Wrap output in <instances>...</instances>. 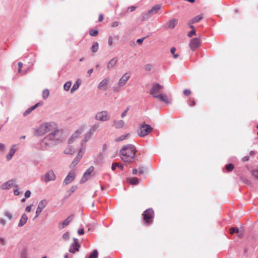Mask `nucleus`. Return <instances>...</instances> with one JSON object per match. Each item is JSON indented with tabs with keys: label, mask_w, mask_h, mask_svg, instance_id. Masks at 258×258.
Here are the masks:
<instances>
[{
	"label": "nucleus",
	"mask_w": 258,
	"mask_h": 258,
	"mask_svg": "<svg viewBox=\"0 0 258 258\" xmlns=\"http://www.w3.org/2000/svg\"><path fill=\"white\" fill-rule=\"evenodd\" d=\"M124 125V121L122 120H115L114 121L113 125L115 126V127L117 128H122Z\"/></svg>",
	"instance_id": "nucleus-21"
},
{
	"label": "nucleus",
	"mask_w": 258,
	"mask_h": 258,
	"mask_svg": "<svg viewBox=\"0 0 258 258\" xmlns=\"http://www.w3.org/2000/svg\"><path fill=\"white\" fill-rule=\"evenodd\" d=\"M31 207H32V205H30L29 206H27L26 208V211H27V212H31Z\"/></svg>",
	"instance_id": "nucleus-52"
},
{
	"label": "nucleus",
	"mask_w": 258,
	"mask_h": 258,
	"mask_svg": "<svg viewBox=\"0 0 258 258\" xmlns=\"http://www.w3.org/2000/svg\"><path fill=\"white\" fill-rule=\"evenodd\" d=\"M71 85L72 82L71 81H68L64 84L63 88L65 90L68 91L70 89Z\"/></svg>",
	"instance_id": "nucleus-33"
},
{
	"label": "nucleus",
	"mask_w": 258,
	"mask_h": 258,
	"mask_svg": "<svg viewBox=\"0 0 258 258\" xmlns=\"http://www.w3.org/2000/svg\"><path fill=\"white\" fill-rule=\"evenodd\" d=\"M31 191L30 190H27L25 194V196L26 198H28L31 196Z\"/></svg>",
	"instance_id": "nucleus-46"
},
{
	"label": "nucleus",
	"mask_w": 258,
	"mask_h": 258,
	"mask_svg": "<svg viewBox=\"0 0 258 258\" xmlns=\"http://www.w3.org/2000/svg\"><path fill=\"white\" fill-rule=\"evenodd\" d=\"M143 216L145 224L149 225L153 222V219L154 217V212L152 209H148L144 211Z\"/></svg>",
	"instance_id": "nucleus-5"
},
{
	"label": "nucleus",
	"mask_w": 258,
	"mask_h": 258,
	"mask_svg": "<svg viewBox=\"0 0 258 258\" xmlns=\"http://www.w3.org/2000/svg\"><path fill=\"white\" fill-rule=\"evenodd\" d=\"M86 141L85 140L82 141L79 153L70 165V167L71 168H73L75 167L82 159L83 154V151L84 150L86 147Z\"/></svg>",
	"instance_id": "nucleus-4"
},
{
	"label": "nucleus",
	"mask_w": 258,
	"mask_h": 258,
	"mask_svg": "<svg viewBox=\"0 0 258 258\" xmlns=\"http://www.w3.org/2000/svg\"><path fill=\"white\" fill-rule=\"evenodd\" d=\"M136 152V149L134 145H124L120 150V158L124 162L131 163L134 160Z\"/></svg>",
	"instance_id": "nucleus-1"
},
{
	"label": "nucleus",
	"mask_w": 258,
	"mask_h": 258,
	"mask_svg": "<svg viewBox=\"0 0 258 258\" xmlns=\"http://www.w3.org/2000/svg\"><path fill=\"white\" fill-rule=\"evenodd\" d=\"M73 215L69 216L63 222L60 223L58 225V228L62 229L67 226L73 219Z\"/></svg>",
	"instance_id": "nucleus-17"
},
{
	"label": "nucleus",
	"mask_w": 258,
	"mask_h": 258,
	"mask_svg": "<svg viewBox=\"0 0 258 258\" xmlns=\"http://www.w3.org/2000/svg\"><path fill=\"white\" fill-rule=\"evenodd\" d=\"M119 90H120V89H119V86L117 87H113L112 88V90H113V91L114 92H118L119 91Z\"/></svg>",
	"instance_id": "nucleus-50"
},
{
	"label": "nucleus",
	"mask_w": 258,
	"mask_h": 258,
	"mask_svg": "<svg viewBox=\"0 0 258 258\" xmlns=\"http://www.w3.org/2000/svg\"><path fill=\"white\" fill-rule=\"evenodd\" d=\"M80 247V245L78 243V239L74 238V242L70 247L69 251L71 253H75L79 250Z\"/></svg>",
	"instance_id": "nucleus-13"
},
{
	"label": "nucleus",
	"mask_w": 258,
	"mask_h": 258,
	"mask_svg": "<svg viewBox=\"0 0 258 258\" xmlns=\"http://www.w3.org/2000/svg\"><path fill=\"white\" fill-rule=\"evenodd\" d=\"M83 130L80 129L77 130L71 136L69 140V145L65 149L63 153L66 154L73 155L75 152L76 149L71 144L74 143L79 135L82 133Z\"/></svg>",
	"instance_id": "nucleus-2"
},
{
	"label": "nucleus",
	"mask_w": 258,
	"mask_h": 258,
	"mask_svg": "<svg viewBox=\"0 0 258 258\" xmlns=\"http://www.w3.org/2000/svg\"><path fill=\"white\" fill-rule=\"evenodd\" d=\"M203 18V16L202 14L199 15L194 18H192L189 22V24H194L196 23H198L200 22L201 20H202Z\"/></svg>",
	"instance_id": "nucleus-24"
},
{
	"label": "nucleus",
	"mask_w": 258,
	"mask_h": 258,
	"mask_svg": "<svg viewBox=\"0 0 258 258\" xmlns=\"http://www.w3.org/2000/svg\"><path fill=\"white\" fill-rule=\"evenodd\" d=\"M117 163H113L112 165V166H111L112 170H115L116 167H117Z\"/></svg>",
	"instance_id": "nucleus-51"
},
{
	"label": "nucleus",
	"mask_w": 258,
	"mask_h": 258,
	"mask_svg": "<svg viewBox=\"0 0 258 258\" xmlns=\"http://www.w3.org/2000/svg\"><path fill=\"white\" fill-rule=\"evenodd\" d=\"M129 182L132 184H137L139 182V179L136 177H133L130 179Z\"/></svg>",
	"instance_id": "nucleus-36"
},
{
	"label": "nucleus",
	"mask_w": 258,
	"mask_h": 258,
	"mask_svg": "<svg viewBox=\"0 0 258 258\" xmlns=\"http://www.w3.org/2000/svg\"><path fill=\"white\" fill-rule=\"evenodd\" d=\"M94 170V167L93 166L90 167L83 174L81 180V183H84L86 182L90 177L91 174Z\"/></svg>",
	"instance_id": "nucleus-10"
},
{
	"label": "nucleus",
	"mask_w": 258,
	"mask_h": 258,
	"mask_svg": "<svg viewBox=\"0 0 258 258\" xmlns=\"http://www.w3.org/2000/svg\"><path fill=\"white\" fill-rule=\"evenodd\" d=\"M128 109H129V108H127L122 113V114L121 115V117L122 118H123L126 115V113L128 111Z\"/></svg>",
	"instance_id": "nucleus-48"
},
{
	"label": "nucleus",
	"mask_w": 258,
	"mask_h": 258,
	"mask_svg": "<svg viewBox=\"0 0 258 258\" xmlns=\"http://www.w3.org/2000/svg\"><path fill=\"white\" fill-rule=\"evenodd\" d=\"M81 83V82L80 80H78L74 84L73 87L71 88V92L72 93L74 92L75 91H76V90H77L80 84Z\"/></svg>",
	"instance_id": "nucleus-28"
},
{
	"label": "nucleus",
	"mask_w": 258,
	"mask_h": 258,
	"mask_svg": "<svg viewBox=\"0 0 258 258\" xmlns=\"http://www.w3.org/2000/svg\"><path fill=\"white\" fill-rule=\"evenodd\" d=\"M152 16L151 13H149V11L146 14H145L143 16L142 20L144 21L148 19H149L150 17Z\"/></svg>",
	"instance_id": "nucleus-38"
},
{
	"label": "nucleus",
	"mask_w": 258,
	"mask_h": 258,
	"mask_svg": "<svg viewBox=\"0 0 258 258\" xmlns=\"http://www.w3.org/2000/svg\"><path fill=\"white\" fill-rule=\"evenodd\" d=\"M151 69V66L150 64H147L145 66V70L149 71Z\"/></svg>",
	"instance_id": "nucleus-57"
},
{
	"label": "nucleus",
	"mask_w": 258,
	"mask_h": 258,
	"mask_svg": "<svg viewBox=\"0 0 258 258\" xmlns=\"http://www.w3.org/2000/svg\"><path fill=\"white\" fill-rule=\"evenodd\" d=\"M117 167H118L121 170H122L123 169V166L121 164L117 163Z\"/></svg>",
	"instance_id": "nucleus-59"
},
{
	"label": "nucleus",
	"mask_w": 258,
	"mask_h": 258,
	"mask_svg": "<svg viewBox=\"0 0 258 258\" xmlns=\"http://www.w3.org/2000/svg\"><path fill=\"white\" fill-rule=\"evenodd\" d=\"M58 132V130H56V131H54L53 133H51L46 136L43 140V143L46 145H49L51 144V143L54 141L55 136L56 135V133Z\"/></svg>",
	"instance_id": "nucleus-8"
},
{
	"label": "nucleus",
	"mask_w": 258,
	"mask_h": 258,
	"mask_svg": "<svg viewBox=\"0 0 258 258\" xmlns=\"http://www.w3.org/2000/svg\"><path fill=\"white\" fill-rule=\"evenodd\" d=\"M99 44L97 42H94L91 47V49L93 52H96L98 50Z\"/></svg>",
	"instance_id": "nucleus-30"
},
{
	"label": "nucleus",
	"mask_w": 258,
	"mask_h": 258,
	"mask_svg": "<svg viewBox=\"0 0 258 258\" xmlns=\"http://www.w3.org/2000/svg\"><path fill=\"white\" fill-rule=\"evenodd\" d=\"M155 98L161 100L162 102L166 103H169L170 101L167 95H163L162 94H159L158 96H155Z\"/></svg>",
	"instance_id": "nucleus-20"
},
{
	"label": "nucleus",
	"mask_w": 258,
	"mask_h": 258,
	"mask_svg": "<svg viewBox=\"0 0 258 258\" xmlns=\"http://www.w3.org/2000/svg\"><path fill=\"white\" fill-rule=\"evenodd\" d=\"M28 218L25 214H23L18 224L19 227L23 226L27 222Z\"/></svg>",
	"instance_id": "nucleus-23"
},
{
	"label": "nucleus",
	"mask_w": 258,
	"mask_h": 258,
	"mask_svg": "<svg viewBox=\"0 0 258 258\" xmlns=\"http://www.w3.org/2000/svg\"><path fill=\"white\" fill-rule=\"evenodd\" d=\"M0 243H1L3 245H4L5 244V240L4 238L0 237Z\"/></svg>",
	"instance_id": "nucleus-60"
},
{
	"label": "nucleus",
	"mask_w": 258,
	"mask_h": 258,
	"mask_svg": "<svg viewBox=\"0 0 258 258\" xmlns=\"http://www.w3.org/2000/svg\"><path fill=\"white\" fill-rule=\"evenodd\" d=\"M196 34V32L195 29L191 30L187 34V36L189 37H191L193 35H195Z\"/></svg>",
	"instance_id": "nucleus-44"
},
{
	"label": "nucleus",
	"mask_w": 258,
	"mask_h": 258,
	"mask_svg": "<svg viewBox=\"0 0 258 258\" xmlns=\"http://www.w3.org/2000/svg\"><path fill=\"white\" fill-rule=\"evenodd\" d=\"M146 38V37H143V38H140V39H138L137 40V42L140 44H142L144 40Z\"/></svg>",
	"instance_id": "nucleus-49"
},
{
	"label": "nucleus",
	"mask_w": 258,
	"mask_h": 258,
	"mask_svg": "<svg viewBox=\"0 0 258 258\" xmlns=\"http://www.w3.org/2000/svg\"><path fill=\"white\" fill-rule=\"evenodd\" d=\"M5 216L6 217H7L9 219H12V215L10 213H8V212H6V214H5Z\"/></svg>",
	"instance_id": "nucleus-55"
},
{
	"label": "nucleus",
	"mask_w": 258,
	"mask_h": 258,
	"mask_svg": "<svg viewBox=\"0 0 258 258\" xmlns=\"http://www.w3.org/2000/svg\"><path fill=\"white\" fill-rule=\"evenodd\" d=\"M98 256V251L97 250L95 249L90 254L88 258H97Z\"/></svg>",
	"instance_id": "nucleus-32"
},
{
	"label": "nucleus",
	"mask_w": 258,
	"mask_h": 258,
	"mask_svg": "<svg viewBox=\"0 0 258 258\" xmlns=\"http://www.w3.org/2000/svg\"><path fill=\"white\" fill-rule=\"evenodd\" d=\"M225 168L227 171L230 172L234 169V165L232 164H229L226 165Z\"/></svg>",
	"instance_id": "nucleus-34"
},
{
	"label": "nucleus",
	"mask_w": 258,
	"mask_h": 258,
	"mask_svg": "<svg viewBox=\"0 0 258 258\" xmlns=\"http://www.w3.org/2000/svg\"><path fill=\"white\" fill-rule=\"evenodd\" d=\"M90 35L92 36H96L98 35V32L97 30L92 29L90 31Z\"/></svg>",
	"instance_id": "nucleus-41"
},
{
	"label": "nucleus",
	"mask_w": 258,
	"mask_h": 258,
	"mask_svg": "<svg viewBox=\"0 0 258 258\" xmlns=\"http://www.w3.org/2000/svg\"><path fill=\"white\" fill-rule=\"evenodd\" d=\"M252 175L256 179L258 180V168L257 169L253 170L251 172Z\"/></svg>",
	"instance_id": "nucleus-39"
},
{
	"label": "nucleus",
	"mask_w": 258,
	"mask_h": 258,
	"mask_svg": "<svg viewBox=\"0 0 258 258\" xmlns=\"http://www.w3.org/2000/svg\"><path fill=\"white\" fill-rule=\"evenodd\" d=\"M55 128L57 130L56 124L55 123H44L41 124L37 129V135L42 136Z\"/></svg>",
	"instance_id": "nucleus-3"
},
{
	"label": "nucleus",
	"mask_w": 258,
	"mask_h": 258,
	"mask_svg": "<svg viewBox=\"0 0 258 258\" xmlns=\"http://www.w3.org/2000/svg\"><path fill=\"white\" fill-rule=\"evenodd\" d=\"M40 103H38L30 108L27 109L26 111L23 113V115L26 116L29 113H30L33 110H34L39 105Z\"/></svg>",
	"instance_id": "nucleus-27"
},
{
	"label": "nucleus",
	"mask_w": 258,
	"mask_h": 258,
	"mask_svg": "<svg viewBox=\"0 0 258 258\" xmlns=\"http://www.w3.org/2000/svg\"><path fill=\"white\" fill-rule=\"evenodd\" d=\"M175 51H176V48L175 47H172L170 49V52L173 54V57L174 58H177L178 57L179 55L178 54L175 53Z\"/></svg>",
	"instance_id": "nucleus-40"
},
{
	"label": "nucleus",
	"mask_w": 258,
	"mask_h": 258,
	"mask_svg": "<svg viewBox=\"0 0 258 258\" xmlns=\"http://www.w3.org/2000/svg\"><path fill=\"white\" fill-rule=\"evenodd\" d=\"M191 93V92L190 90L188 89H185L183 91V94L185 96H189Z\"/></svg>",
	"instance_id": "nucleus-43"
},
{
	"label": "nucleus",
	"mask_w": 258,
	"mask_h": 258,
	"mask_svg": "<svg viewBox=\"0 0 258 258\" xmlns=\"http://www.w3.org/2000/svg\"><path fill=\"white\" fill-rule=\"evenodd\" d=\"M109 116L108 112L106 111H102L97 113L95 116V118L98 120L102 121H107L109 119Z\"/></svg>",
	"instance_id": "nucleus-9"
},
{
	"label": "nucleus",
	"mask_w": 258,
	"mask_h": 258,
	"mask_svg": "<svg viewBox=\"0 0 258 258\" xmlns=\"http://www.w3.org/2000/svg\"><path fill=\"white\" fill-rule=\"evenodd\" d=\"M201 45V41L199 38H193L190 40L189 43V47L192 50H195L196 49L200 47Z\"/></svg>",
	"instance_id": "nucleus-14"
},
{
	"label": "nucleus",
	"mask_w": 258,
	"mask_h": 258,
	"mask_svg": "<svg viewBox=\"0 0 258 258\" xmlns=\"http://www.w3.org/2000/svg\"><path fill=\"white\" fill-rule=\"evenodd\" d=\"M249 160L248 156H245L242 159V161L243 162L248 161Z\"/></svg>",
	"instance_id": "nucleus-56"
},
{
	"label": "nucleus",
	"mask_w": 258,
	"mask_h": 258,
	"mask_svg": "<svg viewBox=\"0 0 258 258\" xmlns=\"http://www.w3.org/2000/svg\"><path fill=\"white\" fill-rule=\"evenodd\" d=\"M128 135H129L128 134H126L125 135H122V136H120L119 137L116 138L115 140V142H119V141L124 140V139H125L126 138H127L128 137Z\"/></svg>",
	"instance_id": "nucleus-35"
},
{
	"label": "nucleus",
	"mask_w": 258,
	"mask_h": 258,
	"mask_svg": "<svg viewBox=\"0 0 258 258\" xmlns=\"http://www.w3.org/2000/svg\"><path fill=\"white\" fill-rule=\"evenodd\" d=\"M49 96V91L47 89H44L42 92V97L45 99L47 98Z\"/></svg>",
	"instance_id": "nucleus-31"
},
{
	"label": "nucleus",
	"mask_w": 258,
	"mask_h": 258,
	"mask_svg": "<svg viewBox=\"0 0 258 258\" xmlns=\"http://www.w3.org/2000/svg\"><path fill=\"white\" fill-rule=\"evenodd\" d=\"M5 149V146L3 144L0 143V150L4 151Z\"/></svg>",
	"instance_id": "nucleus-62"
},
{
	"label": "nucleus",
	"mask_w": 258,
	"mask_h": 258,
	"mask_svg": "<svg viewBox=\"0 0 258 258\" xmlns=\"http://www.w3.org/2000/svg\"><path fill=\"white\" fill-rule=\"evenodd\" d=\"M139 172L140 174H143L144 173V168L143 167L141 168H140Z\"/></svg>",
	"instance_id": "nucleus-61"
},
{
	"label": "nucleus",
	"mask_w": 258,
	"mask_h": 258,
	"mask_svg": "<svg viewBox=\"0 0 258 258\" xmlns=\"http://www.w3.org/2000/svg\"><path fill=\"white\" fill-rule=\"evenodd\" d=\"M76 175V172L74 170H72L71 172H70L68 175L64 179L63 182V184L64 185H68L69 183H71L75 179Z\"/></svg>",
	"instance_id": "nucleus-11"
},
{
	"label": "nucleus",
	"mask_w": 258,
	"mask_h": 258,
	"mask_svg": "<svg viewBox=\"0 0 258 258\" xmlns=\"http://www.w3.org/2000/svg\"><path fill=\"white\" fill-rule=\"evenodd\" d=\"M178 22L176 19H172L168 23V28L169 29H173L177 25Z\"/></svg>",
	"instance_id": "nucleus-26"
},
{
	"label": "nucleus",
	"mask_w": 258,
	"mask_h": 258,
	"mask_svg": "<svg viewBox=\"0 0 258 258\" xmlns=\"http://www.w3.org/2000/svg\"><path fill=\"white\" fill-rule=\"evenodd\" d=\"M119 25V22H117V21H115V22H113L112 24H111V27H117Z\"/></svg>",
	"instance_id": "nucleus-47"
},
{
	"label": "nucleus",
	"mask_w": 258,
	"mask_h": 258,
	"mask_svg": "<svg viewBox=\"0 0 258 258\" xmlns=\"http://www.w3.org/2000/svg\"><path fill=\"white\" fill-rule=\"evenodd\" d=\"M15 146H14L10 150L9 154L7 156V158L8 160H10L12 159V157L14 155L16 150L14 148Z\"/></svg>",
	"instance_id": "nucleus-29"
},
{
	"label": "nucleus",
	"mask_w": 258,
	"mask_h": 258,
	"mask_svg": "<svg viewBox=\"0 0 258 258\" xmlns=\"http://www.w3.org/2000/svg\"><path fill=\"white\" fill-rule=\"evenodd\" d=\"M76 186H73L71 187V190H70L71 192V193L74 192L75 191V190H76Z\"/></svg>",
	"instance_id": "nucleus-63"
},
{
	"label": "nucleus",
	"mask_w": 258,
	"mask_h": 258,
	"mask_svg": "<svg viewBox=\"0 0 258 258\" xmlns=\"http://www.w3.org/2000/svg\"><path fill=\"white\" fill-rule=\"evenodd\" d=\"M136 9V7L135 6H132L128 8V10H130L131 12H133L135 11Z\"/></svg>",
	"instance_id": "nucleus-53"
},
{
	"label": "nucleus",
	"mask_w": 258,
	"mask_h": 258,
	"mask_svg": "<svg viewBox=\"0 0 258 258\" xmlns=\"http://www.w3.org/2000/svg\"><path fill=\"white\" fill-rule=\"evenodd\" d=\"M239 229L237 227H231L229 229V232L231 234H233L234 233H238Z\"/></svg>",
	"instance_id": "nucleus-37"
},
{
	"label": "nucleus",
	"mask_w": 258,
	"mask_h": 258,
	"mask_svg": "<svg viewBox=\"0 0 258 258\" xmlns=\"http://www.w3.org/2000/svg\"><path fill=\"white\" fill-rule=\"evenodd\" d=\"M103 15L100 14V15H99V19H98V20H99V21L101 22V21H103Z\"/></svg>",
	"instance_id": "nucleus-64"
},
{
	"label": "nucleus",
	"mask_w": 258,
	"mask_h": 258,
	"mask_svg": "<svg viewBox=\"0 0 258 258\" xmlns=\"http://www.w3.org/2000/svg\"><path fill=\"white\" fill-rule=\"evenodd\" d=\"M62 237L65 240H68L69 238V233L67 232L63 234Z\"/></svg>",
	"instance_id": "nucleus-45"
},
{
	"label": "nucleus",
	"mask_w": 258,
	"mask_h": 258,
	"mask_svg": "<svg viewBox=\"0 0 258 258\" xmlns=\"http://www.w3.org/2000/svg\"><path fill=\"white\" fill-rule=\"evenodd\" d=\"M108 44L109 46H112L114 45V41L113 38L112 36H109L108 39Z\"/></svg>",
	"instance_id": "nucleus-42"
},
{
	"label": "nucleus",
	"mask_w": 258,
	"mask_h": 258,
	"mask_svg": "<svg viewBox=\"0 0 258 258\" xmlns=\"http://www.w3.org/2000/svg\"><path fill=\"white\" fill-rule=\"evenodd\" d=\"M161 9V6L159 5H157L154 6L151 10L149 11V13H151L152 15H154L158 12V11Z\"/></svg>",
	"instance_id": "nucleus-25"
},
{
	"label": "nucleus",
	"mask_w": 258,
	"mask_h": 258,
	"mask_svg": "<svg viewBox=\"0 0 258 258\" xmlns=\"http://www.w3.org/2000/svg\"><path fill=\"white\" fill-rule=\"evenodd\" d=\"M47 204V201L46 200H43L39 203L36 211V216L34 217V219H36L38 217V216L42 211L43 209L46 207Z\"/></svg>",
	"instance_id": "nucleus-12"
},
{
	"label": "nucleus",
	"mask_w": 258,
	"mask_h": 258,
	"mask_svg": "<svg viewBox=\"0 0 258 258\" xmlns=\"http://www.w3.org/2000/svg\"><path fill=\"white\" fill-rule=\"evenodd\" d=\"M195 104H196V102L194 100H191L190 99V100H189V105L190 106H192L195 105Z\"/></svg>",
	"instance_id": "nucleus-58"
},
{
	"label": "nucleus",
	"mask_w": 258,
	"mask_h": 258,
	"mask_svg": "<svg viewBox=\"0 0 258 258\" xmlns=\"http://www.w3.org/2000/svg\"><path fill=\"white\" fill-rule=\"evenodd\" d=\"M117 61V59L116 57L111 59L107 64V69L110 70V69L113 68L115 66Z\"/></svg>",
	"instance_id": "nucleus-22"
},
{
	"label": "nucleus",
	"mask_w": 258,
	"mask_h": 258,
	"mask_svg": "<svg viewBox=\"0 0 258 258\" xmlns=\"http://www.w3.org/2000/svg\"><path fill=\"white\" fill-rule=\"evenodd\" d=\"M162 89L163 86L160 84L158 83L154 84L150 90V94L155 98V96H158L159 94H161L160 93Z\"/></svg>",
	"instance_id": "nucleus-7"
},
{
	"label": "nucleus",
	"mask_w": 258,
	"mask_h": 258,
	"mask_svg": "<svg viewBox=\"0 0 258 258\" xmlns=\"http://www.w3.org/2000/svg\"><path fill=\"white\" fill-rule=\"evenodd\" d=\"M109 82V78H105L102 81H101L98 84V89L100 90H106L108 87Z\"/></svg>",
	"instance_id": "nucleus-15"
},
{
	"label": "nucleus",
	"mask_w": 258,
	"mask_h": 258,
	"mask_svg": "<svg viewBox=\"0 0 258 258\" xmlns=\"http://www.w3.org/2000/svg\"><path fill=\"white\" fill-rule=\"evenodd\" d=\"M78 233L79 235H82L84 233V231L83 229H80L78 230Z\"/></svg>",
	"instance_id": "nucleus-54"
},
{
	"label": "nucleus",
	"mask_w": 258,
	"mask_h": 258,
	"mask_svg": "<svg viewBox=\"0 0 258 258\" xmlns=\"http://www.w3.org/2000/svg\"><path fill=\"white\" fill-rule=\"evenodd\" d=\"M152 131L151 126L147 124H143L138 130L139 136L144 137L148 135Z\"/></svg>",
	"instance_id": "nucleus-6"
},
{
	"label": "nucleus",
	"mask_w": 258,
	"mask_h": 258,
	"mask_svg": "<svg viewBox=\"0 0 258 258\" xmlns=\"http://www.w3.org/2000/svg\"><path fill=\"white\" fill-rule=\"evenodd\" d=\"M15 181L14 180H11L8 182L4 183L1 185L2 189H7L11 188L14 184Z\"/></svg>",
	"instance_id": "nucleus-19"
},
{
	"label": "nucleus",
	"mask_w": 258,
	"mask_h": 258,
	"mask_svg": "<svg viewBox=\"0 0 258 258\" xmlns=\"http://www.w3.org/2000/svg\"><path fill=\"white\" fill-rule=\"evenodd\" d=\"M55 178V174L53 171H50L46 173L45 175L44 180L46 182H48L51 180H54Z\"/></svg>",
	"instance_id": "nucleus-18"
},
{
	"label": "nucleus",
	"mask_w": 258,
	"mask_h": 258,
	"mask_svg": "<svg viewBox=\"0 0 258 258\" xmlns=\"http://www.w3.org/2000/svg\"><path fill=\"white\" fill-rule=\"evenodd\" d=\"M130 78V75L128 73H125L118 81L119 87H122L125 85Z\"/></svg>",
	"instance_id": "nucleus-16"
}]
</instances>
